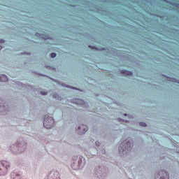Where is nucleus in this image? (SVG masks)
<instances>
[{
	"label": "nucleus",
	"instance_id": "nucleus-1",
	"mask_svg": "<svg viewBox=\"0 0 179 179\" xmlns=\"http://www.w3.org/2000/svg\"><path fill=\"white\" fill-rule=\"evenodd\" d=\"M134 146V143L131 140L126 139L124 140L119 147V154L122 157L127 156L131 150H132V148Z\"/></svg>",
	"mask_w": 179,
	"mask_h": 179
},
{
	"label": "nucleus",
	"instance_id": "nucleus-2",
	"mask_svg": "<svg viewBox=\"0 0 179 179\" xmlns=\"http://www.w3.org/2000/svg\"><path fill=\"white\" fill-rule=\"evenodd\" d=\"M27 148V143L24 140H19L17 143L10 146V150L14 154L23 153Z\"/></svg>",
	"mask_w": 179,
	"mask_h": 179
},
{
	"label": "nucleus",
	"instance_id": "nucleus-3",
	"mask_svg": "<svg viewBox=\"0 0 179 179\" xmlns=\"http://www.w3.org/2000/svg\"><path fill=\"white\" fill-rule=\"evenodd\" d=\"M86 164L85 158L80 155L73 156L71 169L73 170H82Z\"/></svg>",
	"mask_w": 179,
	"mask_h": 179
},
{
	"label": "nucleus",
	"instance_id": "nucleus-4",
	"mask_svg": "<svg viewBox=\"0 0 179 179\" xmlns=\"http://www.w3.org/2000/svg\"><path fill=\"white\" fill-rule=\"evenodd\" d=\"M10 170V162L8 161H1L0 162V176H6Z\"/></svg>",
	"mask_w": 179,
	"mask_h": 179
},
{
	"label": "nucleus",
	"instance_id": "nucleus-5",
	"mask_svg": "<svg viewBox=\"0 0 179 179\" xmlns=\"http://www.w3.org/2000/svg\"><path fill=\"white\" fill-rule=\"evenodd\" d=\"M55 124V121L54 120V117L49 116V115H45L43 117V127L46 129H51L52 128H54V125Z\"/></svg>",
	"mask_w": 179,
	"mask_h": 179
},
{
	"label": "nucleus",
	"instance_id": "nucleus-6",
	"mask_svg": "<svg viewBox=\"0 0 179 179\" xmlns=\"http://www.w3.org/2000/svg\"><path fill=\"white\" fill-rule=\"evenodd\" d=\"M94 173L98 178H103L107 174V168L104 166H96L94 169Z\"/></svg>",
	"mask_w": 179,
	"mask_h": 179
},
{
	"label": "nucleus",
	"instance_id": "nucleus-7",
	"mask_svg": "<svg viewBox=\"0 0 179 179\" xmlns=\"http://www.w3.org/2000/svg\"><path fill=\"white\" fill-rule=\"evenodd\" d=\"M169 173L164 170L159 171L155 176V179H169Z\"/></svg>",
	"mask_w": 179,
	"mask_h": 179
},
{
	"label": "nucleus",
	"instance_id": "nucleus-8",
	"mask_svg": "<svg viewBox=\"0 0 179 179\" xmlns=\"http://www.w3.org/2000/svg\"><path fill=\"white\" fill-rule=\"evenodd\" d=\"M45 179H59V172L53 170L48 174Z\"/></svg>",
	"mask_w": 179,
	"mask_h": 179
},
{
	"label": "nucleus",
	"instance_id": "nucleus-9",
	"mask_svg": "<svg viewBox=\"0 0 179 179\" xmlns=\"http://www.w3.org/2000/svg\"><path fill=\"white\" fill-rule=\"evenodd\" d=\"M87 131H89V128L87 127V126L85 124H80L76 129V131L78 134V135H85V133Z\"/></svg>",
	"mask_w": 179,
	"mask_h": 179
},
{
	"label": "nucleus",
	"instance_id": "nucleus-10",
	"mask_svg": "<svg viewBox=\"0 0 179 179\" xmlns=\"http://www.w3.org/2000/svg\"><path fill=\"white\" fill-rule=\"evenodd\" d=\"M10 178L12 179H22V173L17 171H13L10 173Z\"/></svg>",
	"mask_w": 179,
	"mask_h": 179
},
{
	"label": "nucleus",
	"instance_id": "nucleus-11",
	"mask_svg": "<svg viewBox=\"0 0 179 179\" xmlns=\"http://www.w3.org/2000/svg\"><path fill=\"white\" fill-rule=\"evenodd\" d=\"M35 36L36 37H40V38H43V40H48V38H51L50 35H45L44 34L36 33Z\"/></svg>",
	"mask_w": 179,
	"mask_h": 179
},
{
	"label": "nucleus",
	"instance_id": "nucleus-12",
	"mask_svg": "<svg viewBox=\"0 0 179 179\" xmlns=\"http://www.w3.org/2000/svg\"><path fill=\"white\" fill-rule=\"evenodd\" d=\"M72 102L74 103L75 104H78V106H83V104H85V101L79 99H73Z\"/></svg>",
	"mask_w": 179,
	"mask_h": 179
},
{
	"label": "nucleus",
	"instance_id": "nucleus-13",
	"mask_svg": "<svg viewBox=\"0 0 179 179\" xmlns=\"http://www.w3.org/2000/svg\"><path fill=\"white\" fill-rule=\"evenodd\" d=\"M120 73H121V75H124V76H132V72L128 71L127 70H121Z\"/></svg>",
	"mask_w": 179,
	"mask_h": 179
},
{
	"label": "nucleus",
	"instance_id": "nucleus-14",
	"mask_svg": "<svg viewBox=\"0 0 179 179\" xmlns=\"http://www.w3.org/2000/svg\"><path fill=\"white\" fill-rule=\"evenodd\" d=\"M164 2H166V3H169V5H171V6H174L175 8H177L179 9V4L178 3L171 2L167 0H164Z\"/></svg>",
	"mask_w": 179,
	"mask_h": 179
},
{
	"label": "nucleus",
	"instance_id": "nucleus-15",
	"mask_svg": "<svg viewBox=\"0 0 179 179\" xmlns=\"http://www.w3.org/2000/svg\"><path fill=\"white\" fill-rule=\"evenodd\" d=\"M8 79L6 75L5 74H1L0 76V82H8Z\"/></svg>",
	"mask_w": 179,
	"mask_h": 179
},
{
	"label": "nucleus",
	"instance_id": "nucleus-16",
	"mask_svg": "<svg viewBox=\"0 0 179 179\" xmlns=\"http://www.w3.org/2000/svg\"><path fill=\"white\" fill-rule=\"evenodd\" d=\"M169 80V82H173L175 83H178L179 85V80H177L176 78H169V77H166Z\"/></svg>",
	"mask_w": 179,
	"mask_h": 179
},
{
	"label": "nucleus",
	"instance_id": "nucleus-17",
	"mask_svg": "<svg viewBox=\"0 0 179 179\" xmlns=\"http://www.w3.org/2000/svg\"><path fill=\"white\" fill-rule=\"evenodd\" d=\"M62 86H63V87H68V88H70V89H73L74 90H79V89H78L75 87L69 86L68 85H66L65 83L62 84Z\"/></svg>",
	"mask_w": 179,
	"mask_h": 179
},
{
	"label": "nucleus",
	"instance_id": "nucleus-18",
	"mask_svg": "<svg viewBox=\"0 0 179 179\" xmlns=\"http://www.w3.org/2000/svg\"><path fill=\"white\" fill-rule=\"evenodd\" d=\"M4 110V111H8V108H6V106L5 105L3 106H0V109Z\"/></svg>",
	"mask_w": 179,
	"mask_h": 179
},
{
	"label": "nucleus",
	"instance_id": "nucleus-19",
	"mask_svg": "<svg viewBox=\"0 0 179 179\" xmlns=\"http://www.w3.org/2000/svg\"><path fill=\"white\" fill-rule=\"evenodd\" d=\"M88 47L89 48H91V50H96L97 51H99V48H96V46L89 45Z\"/></svg>",
	"mask_w": 179,
	"mask_h": 179
},
{
	"label": "nucleus",
	"instance_id": "nucleus-20",
	"mask_svg": "<svg viewBox=\"0 0 179 179\" xmlns=\"http://www.w3.org/2000/svg\"><path fill=\"white\" fill-rule=\"evenodd\" d=\"M18 85H19V86H21L22 87H27V86H28V87H30V85H23L22 83H18Z\"/></svg>",
	"mask_w": 179,
	"mask_h": 179
},
{
	"label": "nucleus",
	"instance_id": "nucleus-21",
	"mask_svg": "<svg viewBox=\"0 0 179 179\" xmlns=\"http://www.w3.org/2000/svg\"><path fill=\"white\" fill-rule=\"evenodd\" d=\"M41 94H42V96H47V94H48V92L45 91H42L41 92Z\"/></svg>",
	"mask_w": 179,
	"mask_h": 179
},
{
	"label": "nucleus",
	"instance_id": "nucleus-22",
	"mask_svg": "<svg viewBox=\"0 0 179 179\" xmlns=\"http://www.w3.org/2000/svg\"><path fill=\"white\" fill-rule=\"evenodd\" d=\"M50 57H51V58H55V57H57V53H55V52L51 53Z\"/></svg>",
	"mask_w": 179,
	"mask_h": 179
},
{
	"label": "nucleus",
	"instance_id": "nucleus-23",
	"mask_svg": "<svg viewBox=\"0 0 179 179\" xmlns=\"http://www.w3.org/2000/svg\"><path fill=\"white\" fill-rule=\"evenodd\" d=\"M52 97H53V99H58V94L54 93V94H52Z\"/></svg>",
	"mask_w": 179,
	"mask_h": 179
},
{
	"label": "nucleus",
	"instance_id": "nucleus-24",
	"mask_svg": "<svg viewBox=\"0 0 179 179\" xmlns=\"http://www.w3.org/2000/svg\"><path fill=\"white\" fill-rule=\"evenodd\" d=\"M139 125H140L141 127H146V124H145V122H141L139 123Z\"/></svg>",
	"mask_w": 179,
	"mask_h": 179
},
{
	"label": "nucleus",
	"instance_id": "nucleus-25",
	"mask_svg": "<svg viewBox=\"0 0 179 179\" xmlns=\"http://www.w3.org/2000/svg\"><path fill=\"white\" fill-rule=\"evenodd\" d=\"M95 145H96V146L97 148H99V146H100V142H99V141H96L95 142Z\"/></svg>",
	"mask_w": 179,
	"mask_h": 179
},
{
	"label": "nucleus",
	"instance_id": "nucleus-26",
	"mask_svg": "<svg viewBox=\"0 0 179 179\" xmlns=\"http://www.w3.org/2000/svg\"><path fill=\"white\" fill-rule=\"evenodd\" d=\"M117 120H118L119 122L124 121V122H129L128 120H122V119H121V118H118Z\"/></svg>",
	"mask_w": 179,
	"mask_h": 179
},
{
	"label": "nucleus",
	"instance_id": "nucleus-27",
	"mask_svg": "<svg viewBox=\"0 0 179 179\" xmlns=\"http://www.w3.org/2000/svg\"><path fill=\"white\" fill-rule=\"evenodd\" d=\"M0 43H5V40H3V39H0Z\"/></svg>",
	"mask_w": 179,
	"mask_h": 179
},
{
	"label": "nucleus",
	"instance_id": "nucleus-28",
	"mask_svg": "<svg viewBox=\"0 0 179 179\" xmlns=\"http://www.w3.org/2000/svg\"><path fill=\"white\" fill-rule=\"evenodd\" d=\"M124 117H127V115H128V114L124 113Z\"/></svg>",
	"mask_w": 179,
	"mask_h": 179
},
{
	"label": "nucleus",
	"instance_id": "nucleus-29",
	"mask_svg": "<svg viewBox=\"0 0 179 179\" xmlns=\"http://www.w3.org/2000/svg\"><path fill=\"white\" fill-rule=\"evenodd\" d=\"M1 50H2V46L1 45H0V51H1Z\"/></svg>",
	"mask_w": 179,
	"mask_h": 179
},
{
	"label": "nucleus",
	"instance_id": "nucleus-30",
	"mask_svg": "<svg viewBox=\"0 0 179 179\" xmlns=\"http://www.w3.org/2000/svg\"><path fill=\"white\" fill-rule=\"evenodd\" d=\"M40 76H44V75H43V74H40Z\"/></svg>",
	"mask_w": 179,
	"mask_h": 179
},
{
	"label": "nucleus",
	"instance_id": "nucleus-31",
	"mask_svg": "<svg viewBox=\"0 0 179 179\" xmlns=\"http://www.w3.org/2000/svg\"><path fill=\"white\" fill-rule=\"evenodd\" d=\"M46 68H50V66H46Z\"/></svg>",
	"mask_w": 179,
	"mask_h": 179
},
{
	"label": "nucleus",
	"instance_id": "nucleus-32",
	"mask_svg": "<svg viewBox=\"0 0 179 179\" xmlns=\"http://www.w3.org/2000/svg\"><path fill=\"white\" fill-rule=\"evenodd\" d=\"M27 55H30V53H27Z\"/></svg>",
	"mask_w": 179,
	"mask_h": 179
},
{
	"label": "nucleus",
	"instance_id": "nucleus-33",
	"mask_svg": "<svg viewBox=\"0 0 179 179\" xmlns=\"http://www.w3.org/2000/svg\"><path fill=\"white\" fill-rule=\"evenodd\" d=\"M101 50H104V48H102Z\"/></svg>",
	"mask_w": 179,
	"mask_h": 179
}]
</instances>
